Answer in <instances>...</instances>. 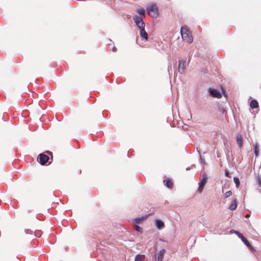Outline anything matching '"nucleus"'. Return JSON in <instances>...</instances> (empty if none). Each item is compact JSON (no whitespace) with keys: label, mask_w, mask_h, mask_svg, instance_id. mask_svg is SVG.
Returning <instances> with one entry per match:
<instances>
[{"label":"nucleus","mask_w":261,"mask_h":261,"mask_svg":"<svg viewBox=\"0 0 261 261\" xmlns=\"http://www.w3.org/2000/svg\"><path fill=\"white\" fill-rule=\"evenodd\" d=\"M180 34L182 40L188 43H191L193 41V38L191 33L186 28L181 27L180 29Z\"/></svg>","instance_id":"f257e3e1"},{"label":"nucleus","mask_w":261,"mask_h":261,"mask_svg":"<svg viewBox=\"0 0 261 261\" xmlns=\"http://www.w3.org/2000/svg\"><path fill=\"white\" fill-rule=\"evenodd\" d=\"M146 9L148 15L151 17L156 18L159 16L158 8L155 4L149 5Z\"/></svg>","instance_id":"f03ea898"},{"label":"nucleus","mask_w":261,"mask_h":261,"mask_svg":"<svg viewBox=\"0 0 261 261\" xmlns=\"http://www.w3.org/2000/svg\"><path fill=\"white\" fill-rule=\"evenodd\" d=\"M208 176L207 174L202 173L201 175L200 180L198 182V192L200 193H202L208 180Z\"/></svg>","instance_id":"7ed1b4c3"},{"label":"nucleus","mask_w":261,"mask_h":261,"mask_svg":"<svg viewBox=\"0 0 261 261\" xmlns=\"http://www.w3.org/2000/svg\"><path fill=\"white\" fill-rule=\"evenodd\" d=\"M190 59H189L188 63H186V61L182 59L178 60V71L180 74H182L185 72L186 66H188L189 64Z\"/></svg>","instance_id":"20e7f679"},{"label":"nucleus","mask_w":261,"mask_h":261,"mask_svg":"<svg viewBox=\"0 0 261 261\" xmlns=\"http://www.w3.org/2000/svg\"><path fill=\"white\" fill-rule=\"evenodd\" d=\"M143 18H141V17H138V16H134L133 17V20L140 30L141 29H144L145 26V24L143 21Z\"/></svg>","instance_id":"39448f33"},{"label":"nucleus","mask_w":261,"mask_h":261,"mask_svg":"<svg viewBox=\"0 0 261 261\" xmlns=\"http://www.w3.org/2000/svg\"><path fill=\"white\" fill-rule=\"evenodd\" d=\"M166 252V250L165 249H161L159 253H158V256L156 257V254L153 255L152 257V259L153 261H162L163 258L164 257V254Z\"/></svg>","instance_id":"423d86ee"},{"label":"nucleus","mask_w":261,"mask_h":261,"mask_svg":"<svg viewBox=\"0 0 261 261\" xmlns=\"http://www.w3.org/2000/svg\"><path fill=\"white\" fill-rule=\"evenodd\" d=\"M235 233L236 234H237L238 236L241 238V239L242 240V241L244 243V244L250 249V250H253V248L251 246V245H250V244L249 243V241L243 236V235L238 232V231H234Z\"/></svg>","instance_id":"0eeeda50"},{"label":"nucleus","mask_w":261,"mask_h":261,"mask_svg":"<svg viewBox=\"0 0 261 261\" xmlns=\"http://www.w3.org/2000/svg\"><path fill=\"white\" fill-rule=\"evenodd\" d=\"M208 92L210 94L214 97L220 98L222 97L221 94L217 89L210 88L208 89Z\"/></svg>","instance_id":"6e6552de"},{"label":"nucleus","mask_w":261,"mask_h":261,"mask_svg":"<svg viewBox=\"0 0 261 261\" xmlns=\"http://www.w3.org/2000/svg\"><path fill=\"white\" fill-rule=\"evenodd\" d=\"M48 160L49 157L47 155L43 153L40 154L39 162L41 165H45L48 162Z\"/></svg>","instance_id":"1a4fd4ad"},{"label":"nucleus","mask_w":261,"mask_h":261,"mask_svg":"<svg viewBox=\"0 0 261 261\" xmlns=\"http://www.w3.org/2000/svg\"><path fill=\"white\" fill-rule=\"evenodd\" d=\"M165 224L163 221L160 219H156L155 220V226L158 229L161 230L164 227Z\"/></svg>","instance_id":"9d476101"},{"label":"nucleus","mask_w":261,"mask_h":261,"mask_svg":"<svg viewBox=\"0 0 261 261\" xmlns=\"http://www.w3.org/2000/svg\"><path fill=\"white\" fill-rule=\"evenodd\" d=\"M140 36L144 39L145 41L147 40L148 39V34L147 32L145 31V29H141L140 30Z\"/></svg>","instance_id":"9b49d317"},{"label":"nucleus","mask_w":261,"mask_h":261,"mask_svg":"<svg viewBox=\"0 0 261 261\" xmlns=\"http://www.w3.org/2000/svg\"><path fill=\"white\" fill-rule=\"evenodd\" d=\"M238 206V202L236 199H234L229 205V208L231 211H234L236 209Z\"/></svg>","instance_id":"f8f14e48"},{"label":"nucleus","mask_w":261,"mask_h":261,"mask_svg":"<svg viewBox=\"0 0 261 261\" xmlns=\"http://www.w3.org/2000/svg\"><path fill=\"white\" fill-rule=\"evenodd\" d=\"M149 215H145L141 217L136 218L134 220V221L135 223L139 224L141 223L142 221L144 220Z\"/></svg>","instance_id":"ddd939ff"},{"label":"nucleus","mask_w":261,"mask_h":261,"mask_svg":"<svg viewBox=\"0 0 261 261\" xmlns=\"http://www.w3.org/2000/svg\"><path fill=\"white\" fill-rule=\"evenodd\" d=\"M164 185L168 188H171L173 185V182L169 178L164 180Z\"/></svg>","instance_id":"4468645a"},{"label":"nucleus","mask_w":261,"mask_h":261,"mask_svg":"<svg viewBox=\"0 0 261 261\" xmlns=\"http://www.w3.org/2000/svg\"><path fill=\"white\" fill-rule=\"evenodd\" d=\"M137 13L140 15L138 17H141V18H144L145 16V10L143 9H139L137 11Z\"/></svg>","instance_id":"2eb2a0df"},{"label":"nucleus","mask_w":261,"mask_h":261,"mask_svg":"<svg viewBox=\"0 0 261 261\" xmlns=\"http://www.w3.org/2000/svg\"><path fill=\"white\" fill-rule=\"evenodd\" d=\"M250 106L252 109H255L258 107V103L257 100H252L250 103Z\"/></svg>","instance_id":"dca6fc26"},{"label":"nucleus","mask_w":261,"mask_h":261,"mask_svg":"<svg viewBox=\"0 0 261 261\" xmlns=\"http://www.w3.org/2000/svg\"><path fill=\"white\" fill-rule=\"evenodd\" d=\"M237 142L240 147H242L243 145L242 137L241 136H238L237 137Z\"/></svg>","instance_id":"f3484780"},{"label":"nucleus","mask_w":261,"mask_h":261,"mask_svg":"<svg viewBox=\"0 0 261 261\" xmlns=\"http://www.w3.org/2000/svg\"><path fill=\"white\" fill-rule=\"evenodd\" d=\"M145 257L144 255H137L135 257V261H141Z\"/></svg>","instance_id":"a211bd4d"},{"label":"nucleus","mask_w":261,"mask_h":261,"mask_svg":"<svg viewBox=\"0 0 261 261\" xmlns=\"http://www.w3.org/2000/svg\"><path fill=\"white\" fill-rule=\"evenodd\" d=\"M254 153H255L256 156H257L259 154V149H258V145L257 144H254Z\"/></svg>","instance_id":"6ab92c4d"},{"label":"nucleus","mask_w":261,"mask_h":261,"mask_svg":"<svg viewBox=\"0 0 261 261\" xmlns=\"http://www.w3.org/2000/svg\"><path fill=\"white\" fill-rule=\"evenodd\" d=\"M233 180H234V182H235L236 185V187H238L240 185V180L237 177H234L233 178Z\"/></svg>","instance_id":"aec40b11"},{"label":"nucleus","mask_w":261,"mask_h":261,"mask_svg":"<svg viewBox=\"0 0 261 261\" xmlns=\"http://www.w3.org/2000/svg\"><path fill=\"white\" fill-rule=\"evenodd\" d=\"M35 235L36 237L40 238L42 235V232L40 230H36L35 232Z\"/></svg>","instance_id":"412c9836"},{"label":"nucleus","mask_w":261,"mask_h":261,"mask_svg":"<svg viewBox=\"0 0 261 261\" xmlns=\"http://www.w3.org/2000/svg\"><path fill=\"white\" fill-rule=\"evenodd\" d=\"M232 195V192L231 191H228L224 194V197L227 198Z\"/></svg>","instance_id":"4be33fe9"},{"label":"nucleus","mask_w":261,"mask_h":261,"mask_svg":"<svg viewBox=\"0 0 261 261\" xmlns=\"http://www.w3.org/2000/svg\"><path fill=\"white\" fill-rule=\"evenodd\" d=\"M218 108H219L220 111L222 113H224L225 112V110L223 108V107L222 106L220 105V106H219Z\"/></svg>","instance_id":"5701e85b"},{"label":"nucleus","mask_w":261,"mask_h":261,"mask_svg":"<svg viewBox=\"0 0 261 261\" xmlns=\"http://www.w3.org/2000/svg\"><path fill=\"white\" fill-rule=\"evenodd\" d=\"M257 179L259 187H261V176L259 175L257 176Z\"/></svg>","instance_id":"b1692460"},{"label":"nucleus","mask_w":261,"mask_h":261,"mask_svg":"<svg viewBox=\"0 0 261 261\" xmlns=\"http://www.w3.org/2000/svg\"><path fill=\"white\" fill-rule=\"evenodd\" d=\"M135 229L136 230V231H139V232H141V230H142V228L138 226V225H136L135 226Z\"/></svg>","instance_id":"393cba45"},{"label":"nucleus","mask_w":261,"mask_h":261,"mask_svg":"<svg viewBox=\"0 0 261 261\" xmlns=\"http://www.w3.org/2000/svg\"><path fill=\"white\" fill-rule=\"evenodd\" d=\"M25 232L27 234H29L31 233V230H30V229H26L25 230Z\"/></svg>","instance_id":"a878e982"},{"label":"nucleus","mask_w":261,"mask_h":261,"mask_svg":"<svg viewBox=\"0 0 261 261\" xmlns=\"http://www.w3.org/2000/svg\"><path fill=\"white\" fill-rule=\"evenodd\" d=\"M250 216V214H246V215H245V217H246V218H249Z\"/></svg>","instance_id":"bb28decb"},{"label":"nucleus","mask_w":261,"mask_h":261,"mask_svg":"<svg viewBox=\"0 0 261 261\" xmlns=\"http://www.w3.org/2000/svg\"><path fill=\"white\" fill-rule=\"evenodd\" d=\"M116 47H113V48H112V50H113V51H116Z\"/></svg>","instance_id":"cd10ccee"},{"label":"nucleus","mask_w":261,"mask_h":261,"mask_svg":"<svg viewBox=\"0 0 261 261\" xmlns=\"http://www.w3.org/2000/svg\"><path fill=\"white\" fill-rule=\"evenodd\" d=\"M225 175H226V176H229V172L228 171L226 172Z\"/></svg>","instance_id":"c85d7f7f"},{"label":"nucleus","mask_w":261,"mask_h":261,"mask_svg":"<svg viewBox=\"0 0 261 261\" xmlns=\"http://www.w3.org/2000/svg\"><path fill=\"white\" fill-rule=\"evenodd\" d=\"M190 169H191V167H188V168H186V170H190Z\"/></svg>","instance_id":"c756f323"}]
</instances>
